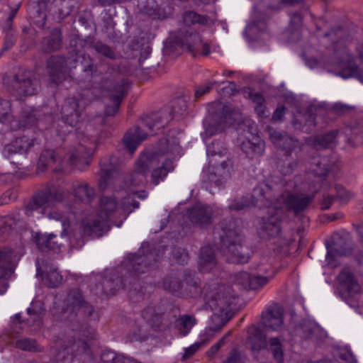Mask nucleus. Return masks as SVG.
Returning a JSON list of instances; mask_svg holds the SVG:
<instances>
[{
  "instance_id": "62",
  "label": "nucleus",
  "mask_w": 363,
  "mask_h": 363,
  "mask_svg": "<svg viewBox=\"0 0 363 363\" xmlns=\"http://www.w3.org/2000/svg\"><path fill=\"white\" fill-rule=\"evenodd\" d=\"M256 269L258 272L257 274H261L264 276H270L271 274L273 275L272 266L271 264L267 262L259 263L256 266Z\"/></svg>"
},
{
  "instance_id": "37",
  "label": "nucleus",
  "mask_w": 363,
  "mask_h": 363,
  "mask_svg": "<svg viewBox=\"0 0 363 363\" xmlns=\"http://www.w3.org/2000/svg\"><path fill=\"white\" fill-rule=\"evenodd\" d=\"M206 151L209 164H216L217 160L228 157V149L220 141H213L207 146Z\"/></svg>"
},
{
  "instance_id": "2",
  "label": "nucleus",
  "mask_w": 363,
  "mask_h": 363,
  "mask_svg": "<svg viewBox=\"0 0 363 363\" xmlns=\"http://www.w3.org/2000/svg\"><path fill=\"white\" fill-rule=\"evenodd\" d=\"M156 163L154 153H143L136 161L133 172L125 179L121 172L120 160L116 156H106L100 162L99 189L101 191L111 189L119 191L131 186H138L145 183L147 172Z\"/></svg>"
},
{
  "instance_id": "6",
  "label": "nucleus",
  "mask_w": 363,
  "mask_h": 363,
  "mask_svg": "<svg viewBox=\"0 0 363 363\" xmlns=\"http://www.w3.org/2000/svg\"><path fill=\"white\" fill-rule=\"evenodd\" d=\"M222 234L220 235V250L228 262L247 263L251 255L250 248L242 243V236L235 228L233 220H223L219 223Z\"/></svg>"
},
{
  "instance_id": "51",
  "label": "nucleus",
  "mask_w": 363,
  "mask_h": 363,
  "mask_svg": "<svg viewBox=\"0 0 363 363\" xmlns=\"http://www.w3.org/2000/svg\"><path fill=\"white\" fill-rule=\"evenodd\" d=\"M97 65L94 63L92 58L89 56L87 59L84 60L82 71L84 74L85 79H91L93 77L98 74Z\"/></svg>"
},
{
  "instance_id": "58",
  "label": "nucleus",
  "mask_w": 363,
  "mask_h": 363,
  "mask_svg": "<svg viewBox=\"0 0 363 363\" xmlns=\"http://www.w3.org/2000/svg\"><path fill=\"white\" fill-rule=\"evenodd\" d=\"M245 356L240 352L233 350L231 351L227 359L222 363H245Z\"/></svg>"
},
{
  "instance_id": "15",
  "label": "nucleus",
  "mask_w": 363,
  "mask_h": 363,
  "mask_svg": "<svg viewBox=\"0 0 363 363\" xmlns=\"http://www.w3.org/2000/svg\"><path fill=\"white\" fill-rule=\"evenodd\" d=\"M102 95L108 97L113 105H107L104 111V116H112L119 109L120 105L128 94L130 83L127 79L121 78L114 80L108 86L106 83L101 85Z\"/></svg>"
},
{
  "instance_id": "25",
  "label": "nucleus",
  "mask_w": 363,
  "mask_h": 363,
  "mask_svg": "<svg viewBox=\"0 0 363 363\" xmlns=\"http://www.w3.org/2000/svg\"><path fill=\"white\" fill-rule=\"evenodd\" d=\"M181 43L194 57L208 56L210 54L209 45L201 40L198 33L187 31Z\"/></svg>"
},
{
  "instance_id": "17",
  "label": "nucleus",
  "mask_w": 363,
  "mask_h": 363,
  "mask_svg": "<svg viewBox=\"0 0 363 363\" xmlns=\"http://www.w3.org/2000/svg\"><path fill=\"white\" fill-rule=\"evenodd\" d=\"M212 116L203 121L204 132L202 137L204 140L217 134L223 128L225 119L229 113L230 108L220 101H215L208 105Z\"/></svg>"
},
{
  "instance_id": "44",
  "label": "nucleus",
  "mask_w": 363,
  "mask_h": 363,
  "mask_svg": "<svg viewBox=\"0 0 363 363\" xmlns=\"http://www.w3.org/2000/svg\"><path fill=\"white\" fill-rule=\"evenodd\" d=\"M327 250L326 262L327 266L330 268H335L340 264L337 257L347 256L351 253L350 249L341 250L336 247H330L329 245H327Z\"/></svg>"
},
{
  "instance_id": "40",
  "label": "nucleus",
  "mask_w": 363,
  "mask_h": 363,
  "mask_svg": "<svg viewBox=\"0 0 363 363\" xmlns=\"http://www.w3.org/2000/svg\"><path fill=\"white\" fill-rule=\"evenodd\" d=\"M293 125L296 129H303L311 131V128L315 126V116L309 111L304 114L296 115L292 121Z\"/></svg>"
},
{
  "instance_id": "22",
  "label": "nucleus",
  "mask_w": 363,
  "mask_h": 363,
  "mask_svg": "<svg viewBox=\"0 0 363 363\" xmlns=\"http://www.w3.org/2000/svg\"><path fill=\"white\" fill-rule=\"evenodd\" d=\"M218 211L216 207L197 203L188 210V215L191 223L204 227L211 224L213 217Z\"/></svg>"
},
{
  "instance_id": "48",
  "label": "nucleus",
  "mask_w": 363,
  "mask_h": 363,
  "mask_svg": "<svg viewBox=\"0 0 363 363\" xmlns=\"http://www.w3.org/2000/svg\"><path fill=\"white\" fill-rule=\"evenodd\" d=\"M269 350L278 363H284L283 345L279 337H272L269 340Z\"/></svg>"
},
{
  "instance_id": "63",
  "label": "nucleus",
  "mask_w": 363,
  "mask_h": 363,
  "mask_svg": "<svg viewBox=\"0 0 363 363\" xmlns=\"http://www.w3.org/2000/svg\"><path fill=\"white\" fill-rule=\"evenodd\" d=\"M217 84L218 82L214 81L208 83L206 85L198 86L195 91V96L196 98L201 97L208 92L213 88V85Z\"/></svg>"
},
{
  "instance_id": "45",
  "label": "nucleus",
  "mask_w": 363,
  "mask_h": 363,
  "mask_svg": "<svg viewBox=\"0 0 363 363\" xmlns=\"http://www.w3.org/2000/svg\"><path fill=\"white\" fill-rule=\"evenodd\" d=\"M61 35L60 30L54 29L48 37L43 39V43L45 52H54L60 48L62 45Z\"/></svg>"
},
{
  "instance_id": "32",
  "label": "nucleus",
  "mask_w": 363,
  "mask_h": 363,
  "mask_svg": "<svg viewBox=\"0 0 363 363\" xmlns=\"http://www.w3.org/2000/svg\"><path fill=\"white\" fill-rule=\"evenodd\" d=\"M146 138L147 134L143 133L139 127H136L134 130H130L125 134L123 144L129 153L133 155L140 143Z\"/></svg>"
},
{
  "instance_id": "24",
  "label": "nucleus",
  "mask_w": 363,
  "mask_h": 363,
  "mask_svg": "<svg viewBox=\"0 0 363 363\" xmlns=\"http://www.w3.org/2000/svg\"><path fill=\"white\" fill-rule=\"evenodd\" d=\"M262 323L268 330L281 331L284 328L283 308L278 304L269 306L262 313Z\"/></svg>"
},
{
  "instance_id": "16",
  "label": "nucleus",
  "mask_w": 363,
  "mask_h": 363,
  "mask_svg": "<svg viewBox=\"0 0 363 363\" xmlns=\"http://www.w3.org/2000/svg\"><path fill=\"white\" fill-rule=\"evenodd\" d=\"M64 303L65 313H70L72 320V317L78 316L79 313L91 319L96 317L94 306L85 300L79 289L69 290Z\"/></svg>"
},
{
  "instance_id": "47",
  "label": "nucleus",
  "mask_w": 363,
  "mask_h": 363,
  "mask_svg": "<svg viewBox=\"0 0 363 363\" xmlns=\"http://www.w3.org/2000/svg\"><path fill=\"white\" fill-rule=\"evenodd\" d=\"M52 352L53 361L55 363H72L73 357L71 354L68 346L62 345L61 342H57Z\"/></svg>"
},
{
  "instance_id": "3",
  "label": "nucleus",
  "mask_w": 363,
  "mask_h": 363,
  "mask_svg": "<svg viewBox=\"0 0 363 363\" xmlns=\"http://www.w3.org/2000/svg\"><path fill=\"white\" fill-rule=\"evenodd\" d=\"M282 184H274L272 181L260 184L254 188L252 194L253 205L256 206L258 205L259 202L264 201L269 205L279 200L283 203L289 212L298 216L304 212L313 201L314 195L313 194H292L289 191L281 193L280 188ZM262 205L267 206V203Z\"/></svg>"
},
{
  "instance_id": "59",
  "label": "nucleus",
  "mask_w": 363,
  "mask_h": 363,
  "mask_svg": "<svg viewBox=\"0 0 363 363\" xmlns=\"http://www.w3.org/2000/svg\"><path fill=\"white\" fill-rule=\"evenodd\" d=\"M140 203L138 201H135L130 195L124 198L122 203V207L124 211L128 213L132 212L134 209L139 208Z\"/></svg>"
},
{
  "instance_id": "49",
  "label": "nucleus",
  "mask_w": 363,
  "mask_h": 363,
  "mask_svg": "<svg viewBox=\"0 0 363 363\" xmlns=\"http://www.w3.org/2000/svg\"><path fill=\"white\" fill-rule=\"evenodd\" d=\"M93 49L99 55L110 59L115 60L116 59V53L114 49L106 44L97 41L93 43L92 46Z\"/></svg>"
},
{
  "instance_id": "1",
  "label": "nucleus",
  "mask_w": 363,
  "mask_h": 363,
  "mask_svg": "<svg viewBox=\"0 0 363 363\" xmlns=\"http://www.w3.org/2000/svg\"><path fill=\"white\" fill-rule=\"evenodd\" d=\"M157 255L150 249L148 244H143L136 254L128 256L123 265L112 270L97 286L107 295H113L121 288L127 289L130 298L133 302H140L144 294L140 290V284L137 276L153 268L157 262Z\"/></svg>"
},
{
  "instance_id": "26",
  "label": "nucleus",
  "mask_w": 363,
  "mask_h": 363,
  "mask_svg": "<svg viewBox=\"0 0 363 363\" xmlns=\"http://www.w3.org/2000/svg\"><path fill=\"white\" fill-rule=\"evenodd\" d=\"M33 145V140L26 136H22L16 138L11 143L5 145L1 152L4 157L9 160H12L13 156L16 155L26 157Z\"/></svg>"
},
{
  "instance_id": "13",
  "label": "nucleus",
  "mask_w": 363,
  "mask_h": 363,
  "mask_svg": "<svg viewBox=\"0 0 363 363\" xmlns=\"http://www.w3.org/2000/svg\"><path fill=\"white\" fill-rule=\"evenodd\" d=\"M233 172V163L227 157L222 160H217L216 164H209L206 172L203 186L210 192H213L212 185L216 187H223L227 181L231 177Z\"/></svg>"
},
{
  "instance_id": "18",
  "label": "nucleus",
  "mask_w": 363,
  "mask_h": 363,
  "mask_svg": "<svg viewBox=\"0 0 363 363\" xmlns=\"http://www.w3.org/2000/svg\"><path fill=\"white\" fill-rule=\"evenodd\" d=\"M267 132L272 143L284 152L286 157H291L292 153L297 157L303 150V143L286 132L279 131L270 126L267 128Z\"/></svg>"
},
{
  "instance_id": "21",
  "label": "nucleus",
  "mask_w": 363,
  "mask_h": 363,
  "mask_svg": "<svg viewBox=\"0 0 363 363\" xmlns=\"http://www.w3.org/2000/svg\"><path fill=\"white\" fill-rule=\"evenodd\" d=\"M73 330L77 331L79 335L85 337L88 340H82L80 337L77 340H68L66 345L68 346L70 353L72 355L75 356H89L91 354V348L89 341L94 338L96 335L95 330L87 325L83 324L77 328H73Z\"/></svg>"
},
{
  "instance_id": "12",
  "label": "nucleus",
  "mask_w": 363,
  "mask_h": 363,
  "mask_svg": "<svg viewBox=\"0 0 363 363\" xmlns=\"http://www.w3.org/2000/svg\"><path fill=\"white\" fill-rule=\"evenodd\" d=\"M117 208L114 198L102 197L100 201L99 214L91 220H84V233L89 236L101 237L109 229L110 217Z\"/></svg>"
},
{
  "instance_id": "55",
  "label": "nucleus",
  "mask_w": 363,
  "mask_h": 363,
  "mask_svg": "<svg viewBox=\"0 0 363 363\" xmlns=\"http://www.w3.org/2000/svg\"><path fill=\"white\" fill-rule=\"evenodd\" d=\"M173 259L179 264H184L188 262L189 254L182 247H174L172 250Z\"/></svg>"
},
{
  "instance_id": "36",
  "label": "nucleus",
  "mask_w": 363,
  "mask_h": 363,
  "mask_svg": "<svg viewBox=\"0 0 363 363\" xmlns=\"http://www.w3.org/2000/svg\"><path fill=\"white\" fill-rule=\"evenodd\" d=\"M182 296L194 297L201 294L200 281L194 275L186 274L182 280Z\"/></svg>"
},
{
  "instance_id": "20",
  "label": "nucleus",
  "mask_w": 363,
  "mask_h": 363,
  "mask_svg": "<svg viewBox=\"0 0 363 363\" xmlns=\"http://www.w3.org/2000/svg\"><path fill=\"white\" fill-rule=\"evenodd\" d=\"M283 212L279 208H269L267 215L259 221V234L262 238H274L279 235L281 230Z\"/></svg>"
},
{
  "instance_id": "54",
  "label": "nucleus",
  "mask_w": 363,
  "mask_h": 363,
  "mask_svg": "<svg viewBox=\"0 0 363 363\" xmlns=\"http://www.w3.org/2000/svg\"><path fill=\"white\" fill-rule=\"evenodd\" d=\"M11 118L10 101L0 98V122H9Z\"/></svg>"
},
{
  "instance_id": "27",
  "label": "nucleus",
  "mask_w": 363,
  "mask_h": 363,
  "mask_svg": "<svg viewBox=\"0 0 363 363\" xmlns=\"http://www.w3.org/2000/svg\"><path fill=\"white\" fill-rule=\"evenodd\" d=\"M272 277V274L264 276L261 274H250L246 272H241L236 275L235 281L245 289L257 290L265 286Z\"/></svg>"
},
{
  "instance_id": "30",
  "label": "nucleus",
  "mask_w": 363,
  "mask_h": 363,
  "mask_svg": "<svg viewBox=\"0 0 363 363\" xmlns=\"http://www.w3.org/2000/svg\"><path fill=\"white\" fill-rule=\"evenodd\" d=\"M247 343L250 346L253 355L256 356L259 352L267 347V337L257 326L252 325L248 328Z\"/></svg>"
},
{
  "instance_id": "5",
  "label": "nucleus",
  "mask_w": 363,
  "mask_h": 363,
  "mask_svg": "<svg viewBox=\"0 0 363 363\" xmlns=\"http://www.w3.org/2000/svg\"><path fill=\"white\" fill-rule=\"evenodd\" d=\"M110 132L107 130H94L92 123L86 125L84 130H77L79 143L72 147L67 157L71 165L84 170L89 164V159L94 154L99 141L108 137Z\"/></svg>"
},
{
  "instance_id": "64",
  "label": "nucleus",
  "mask_w": 363,
  "mask_h": 363,
  "mask_svg": "<svg viewBox=\"0 0 363 363\" xmlns=\"http://www.w3.org/2000/svg\"><path fill=\"white\" fill-rule=\"evenodd\" d=\"M299 160L298 159V156L296 158L291 162H289L286 164V167H284L283 169L281 170L283 174H289L292 173L298 167Z\"/></svg>"
},
{
  "instance_id": "10",
  "label": "nucleus",
  "mask_w": 363,
  "mask_h": 363,
  "mask_svg": "<svg viewBox=\"0 0 363 363\" xmlns=\"http://www.w3.org/2000/svg\"><path fill=\"white\" fill-rule=\"evenodd\" d=\"M188 109V103L184 98L174 99L168 106L162 108L157 112L147 114L141 120L150 130L164 128L168 123L174 118H180L186 115Z\"/></svg>"
},
{
  "instance_id": "53",
  "label": "nucleus",
  "mask_w": 363,
  "mask_h": 363,
  "mask_svg": "<svg viewBox=\"0 0 363 363\" xmlns=\"http://www.w3.org/2000/svg\"><path fill=\"white\" fill-rule=\"evenodd\" d=\"M335 198L341 204L347 203L354 196V193L345 189L342 185L335 186Z\"/></svg>"
},
{
  "instance_id": "34",
  "label": "nucleus",
  "mask_w": 363,
  "mask_h": 363,
  "mask_svg": "<svg viewBox=\"0 0 363 363\" xmlns=\"http://www.w3.org/2000/svg\"><path fill=\"white\" fill-rule=\"evenodd\" d=\"M157 158V162H158L157 156L154 154ZM157 163H156L153 167H155ZM152 171L151 173V182L155 186H157L160 184V182L164 180L168 173L174 170L173 162L169 160H165L160 167H152Z\"/></svg>"
},
{
  "instance_id": "56",
  "label": "nucleus",
  "mask_w": 363,
  "mask_h": 363,
  "mask_svg": "<svg viewBox=\"0 0 363 363\" xmlns=\"http://www.w3.org/2000/svg\"><path fill=\"white\" fill-rule=\"evenodd\" d=\"M339 358L342 361V363H357L355 357L347 347L342 348L340 350Z\"/></svg>"
},
{
  "instance_id": "7",
  "label": "nucleus",
  "mask_w": 363,
  "mask_h": 363,
  "mask_svg": "<svg viewBox=\"0 0 363 363\" xmlns=\"http://www.w3.org/2000/svg\"><path fill=\"white\" fill-rule=\"evenodd\" d=\"M345 31L342 28H337L325 33V38H329L334 44V59L331 65L341 69L339 74L345 78L355 77L363 83V70L354 65L353 57L346 48L342 38Z\"/></svg>"
},
{
  "instance_id": "9",
  "label": "nucleus",
  "mask_w": 363,
  "mask_h": 363,
  "mask_svg": "<svg viewBox=\"0 0 363 363\" xmlns=\"http://www.w3.org/2000/svg\"><path fill=\"white\" fill-rule=\"evenodd\" d=\"M3 84L9 92L18 98L35 95L40 89V80L35 73L26 69H20L13 75H4Z\"/></svg>"
},
{
  "instance_id": "52",
  "label": "nucleus",
  "mask_w": 363,
  "mask_h": 363,
  "mask_svg": "<svg viewBox=\"0 0 363 363\" xmlns=\"http://www.w3.org/2000/svg\"><path fill=\"white\" fill-rule=\"evenodd\" d=\"M302 331V337L305 339H311L315 337L320 332V328L315 324L306 321L301 325Z\"/></svg>"
},
{
  "instance_id": "11",
  "label": "nucleus",
  "mask_w": 363,
  "mask_h": 363,
  "mask_svg": "<svg viewBox=\"0 0 363 363\" xmlns=\"http://www.w3.org/2000/svg\"><path fill=\"white\" fill-rule=\"evenodd\" d=\"M94 89H85L82 93L65 100L61 108L62 120L70 126H75L81 121L88 104L96 96Z\"/></svg>"
},
{
  "instance_id": "33",
  "label": "nucleus",
  "mask_w": 363,
  "mask_h": 363,
  "mask_svg": "<svg viewBox=\"0 0 363 363\" xmlns=\"http://www.w3.org/2000/svg\"><path fill=\"white\" fill-rule=\"evenodd\" d=\"M338 130H333L321 135L308 138L306 142L316 150L326 149L335 141Z\"/></svg>"
},
{
  "instance_id": "46",
  "label": "nucleus",
  "mask_w": 363,
  "mask_h": 363,
  "mask_svg": "<svg viewBox=\"0 0 363 363\" xmlns=\"http://www.w3.org/2000/svg\"><path fill=\"white\" fill-rule=\"evenodd\" d=\"M50 220H55L56 221H60L62 226V230L61 232V237H68L69 235V221L65 216V215L57 210H50L48 208L44 216Z\"/></svg>"
},
{
  "instance_id": "14",
  "label": "nucleus",
  "mask_w": 363,
  "mask_h": 363,
  "mask_svg": "<svg viewBox=\"0 0 363 363\" xmlns=\"http://www.w3.org/2000/svg\"><path fill=\"white\" fill-rule=\"evenodd\" d=\"M250 134L242 141L240 145L242 152L250 159H255L263 155L265 149V143L260 137L256 134V125L250 119H245L238 125V130L242 129Z\"/></svg>"
},
{
  "instance_id": "19",
  "label": "nucleus",
  "mask_w": 363,
  "mask_h": 363,
  "mask_svg": "<svg viewBox=\"0 0 363 363\" xmlns=\"http://www.w3.org/2000/svg\"><path fill=\"white\" fill-rule=\"evenodd\" d=\"M335 165L326 156L314 157L311 162L309 172L321 184V187H328L335 179Z\"/></svg>"
},
{
  "instance_id": "57",
  "label": "nucleus",
  "mask_w": 363,
  "mask_h": 363,
  "mask_svg": "<svg viewBox=\"0 0 363 363\" xmlns=\"http://www.w3.org/2000/svg\"><path fill=\"white\" fill-rule=\"evenodd\" d=\"M250 206V202L247 198L242 197L240 199H235L232 203L228 206L229 209L233 211H241Z\"/></svg>"
},
{
  "instance_id": "61",
  "label": "nucleus",
  "mask_w": 363,
  "mask_h": 363,
  "mask_svg": "<svg viewBox=\"0 0 363 363\" xmlns=\"http://www.w3.org/2000/svg\"><path fill=\"white\" fill-rule=\"evenodd\" d=\"M16 41V36L12 31H9L6 34L4 46L2 48L3 51H7L11 49Z\"/></svg>"
},
{
  "instance_id": "60",
  "label": "nucleus",
  "mask_w": 363,
  "mask_h": 363,
  "mask_svg": "<svg viewBox=\"0 0 363 363\" xmlns=\"http://www.w3.org/2000/svg\"><path fill=\"white\" fill-rule=\"evenodd\" d=\"M194 323L195 319L192 316L188 315L181 316L180 324L186 330L185 333H184V335L188 333Z\"/></svg>"
},
{
  "instance_id": "28",
  "label": "nucleus",
  "mask_w": 363,
  "mask_h": 363,
  "mask_svg": "<svg viewBox=\"0 0 363 363\" xmlns=\"http://www.w3.org/2000/svg\"><path fill=\"white\" fill-rule=\"evenodd\" d=\"M70 192L76 201L84 204L91 203L96 198L95 189L83 181L73 182Z\"/></svg>"
},
{
  "instance_id": "8",
  "label": "nucleus",
  "mask_w": 363,
  "mask_h": 363,
  "mask_svg": "<svg viewBox=\"0 0 363 363\" xmlns=\"http://www.w3.org/2000/svg\"><path fill=\"white\" fill-rule=\"evenodd\" d=\"M62 187L54 184H47L37 191L24 206L25 214L28 216H44L48 208L62 203L68 194Z\"/></svg>"
},
{
  "instance_id": "23",
  "label": "nucleus",
  "mask_w": 363,
  "mask_h": 363,
  "mask_svg": "<svg viewBox=\"0 0 363 363\" xmlns=\"http://www.w3.org/2000/svg\"><path fill=\"white\" fill-rule=\"evenodd\" d=\"M47 71L50 80L57 84L64 81L69 75L65 57L51 56L47 61Z\"/></svg>"
},
{
  "instance_id": "43",
  "label": "nucleus",
  "mask_w": 363,
  "mask_h": 363,
  "mask_svg": "<svg viewBox=\"0 0 363 363\" xmlns=\"http://www.w3.org/2000/svg\"><path fill=\"white\" fill-rule=\"evenodd\" d=\"M55 238H56V235L53 233L49 235L37 234L35 237L36 245L41 251L59 249L61 244L53 240Z\"/></svg>"
},
{
  "instance_id": "29",
  "label": "nucleus",
  "mask_w": 363,
  "mask_h": 363,
  "mask_svg": "<svg viewBox=\"0 0 363 363\" xmlns=\"http://www.w3.org/2000/svg\"><path fill=\"white\" fill-rule=\"evenodd\" d=\"M61 159L58 157L55 150L46 149L42 151L40 155L38 164H37V172L43 173L48 169L53 168L55 172H57L60 169Z\"/></svg>"
},
{
  "instance_id": "41",
  "label": "nucleus",
  "mask_w": 363,
  "mask_h": 363,
  "mask_svg": "<svg viewBox=\"0 0 363 363\" xmlns=\"http://www.w3.org/2000/svg\"><path fill=\"white\" fill-rule=\"evenodd\" d=\"M301 24L302 16L298 12L294 13L291 16L290 24L286 31V35H288L290 41L294 42L299 40L301 36L300 29Z\"/></svg>"
},
{
  "instance_id": "42",
  "label": "nucleus",
  "mask_w": 363,
  "mask_h": 363,
  "mask_svg": "<svg viewBox=\"0 0 363 363\" xmlns=\"http://www.w3.org/2000/svg\"><path fill=\"white\" fill-rule=\"evenodd\" d=\"M13 346L21 350L30 352H41L43 351V347L38 343L33 338L22 337L15 340L13 342Z\"/></svg>"
},
{
  "instance_id": "4",
  "label": "nucleus",
  "mask_w": 363,
  "mask_h": 363,
  "mask_svg": "<svg viewBox=\"0 0 363 363\" xmlns=\"http://www.w3.org/2000/svg\"><path fill=\"white\" fill-rule=\"evenodd\" d=\"M204 300L205 308L213 312L211 330L218 331L231 318L237 295L231 286L219 285L211 289L205 288Z\"/></svg>"
},
{
  "instance_id": "38",
  "label": "nucleus",
  "mask_w": 363,
  "mask_h": 363,
  "mask_svg": "<svg viewBox=\"0 0 363 363\" xmlns=\"http://www.w3.org/2000/svg\"><path fill=\"white\" fill-rule=\"evenodd\" d=\"M182 280L179 274H171L164 279V289L177 296H182V289L184 287Z\"/></svg>"
},
{
  "instance_id": "39",
  "label": "nucleus",
  "mask_w": 363,
  "mask_h": 363,
  "mask_svg": "<svg viewBox=\"0 0 363 363\" xmlns=\"http://www.w3.org/2000/svg\"><path fill=\"white\" fill-rule=\"evenodd\" d=\"M42 279L45 285L50 288L59 286L62 282V276L57 268L53 266H47L45 271L42 274Z\"/></svg>"
},
{
  "instance_id": "31",
  "label": "nucleus",
  "mask_w": 363,
  "mask_h": 363,
  "mask_svg": "<svg viewBox=\"0 0 363 363\" xmlns=\"http://www.w3.org/2000/svg\"><path fill=\"white\" fill-rule=\"evenodd\" d=\"M337 279L341 287L346 289L349 296H354L360 292L361 286L349 268H343Z\"/></svg>"
},
{
  "instance_id": "35",
  "label": "nucleus",
  "mask_w": 363,
  "mask_h": 363,
  "mask_svg": "<svg viewBox=\"0 0 363 363\" xmlns=\"http://www.w3.org/2000/svg\"><path fill=\"white\" fill-rule=\"evenodd\" d=\"M199 264L200 270L202 272H208L216 264V259L213 248L209 246H203L201 248Z\"/></svg>"
},
{
  "instance_id": "50",
  "label": "nucleus",
  "mask_w": 363,
  "mask_h": 363,
  "mask_svg": "<svg viewBox=\"0 0 363 363\" xmlns=\"http://www.w3.org/2000/svg\"><path fill=\"white\" fill-rule=\"evenodd\" d=\"M183 21L186 26L195 23L204 25L207 23L208 18L205 16H201L194 11H186L183 15Z\"/></svg>"
}]
</instances>
